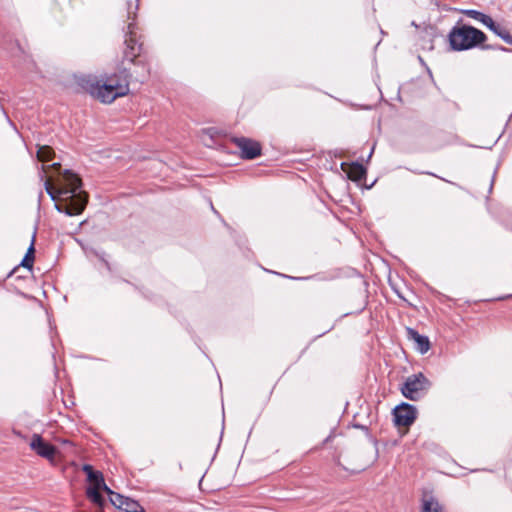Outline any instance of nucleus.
I'll return each instance as SVG.
<instances>
[{
	"mask_svg": "<svg viewBox=\"0 0 512 512\" xmlns=\"http://www.w3.org/2000/svg\"><path fill=\"white\" fill-rule=\"evenodd\" d=\"M139 0L126 1L127 19L130 22L125 31L124 49L122 52V62L128 61L133 65L140 68L136 71L135 80L143 83L150 76V65L144 48L142 35L138 33V26L136 23L137 11L139 8Z\"/></svg>",
	"mask_w": 512,
	"mask_h": 512,
	"instance_id": "f257e3e1",
	"label": "nucleus"
},
{
	"mask_svg": "<svg viewBox=\"0 0 512 512\" xmlns=\"http://www.w3.org/2000/svg\"><path fill=\"white\" fill-rule=\"evenodd\" d=\"M51 167L58 174H62V180L64 182L63 187L58 191V195L62 197V201H64L65 204H56V209L68 216L81 214L88 203L89 197L86 192L80 190L82 187L81 178L71 170L61 172L62 167L60 163H54Z\"/></svg>",
	"mask_w": 512,
	"mask_h": 512,
	"instance_id": "f03ea898",
	"label": "nucleus"
},
{
	"mask_svg": "<svg viewBox=\"0 0 512 512\" xmlns=\"http://www.w3.org/2000/svg\"><path fill=\"white\" fill-rule=\"evenodd\" d=\"M484 34L473 27L462 26L455 28L449 35L450 44L454 50H466L484 41Z\"/></svg>",
	"mask_w": 512,
	"mask_h": 512,
	"instance_id": "7ed1b4c3",
	"label": "nucleus"
},
{
	"mask_svg": "<svg viewBox=\"0 0 512 512\" xmlns=\"http://www.w3.org/2000/svg\"><path fill=\"white\" fill-rule=\"evenodd\" d=\"M430 386L429 380L422 374L409 376L401 388L404 397L410 400H417L419 394Z\"/></svg>",
	"mask_w": 512,
	"mask_h": 512,
	"instance_id": "20e7f679",
	"label": "nucleus"
},
{
	"mask_svg": "<svg viewBox=\"0 0 512 512\" xmlns=\"http://www.w3.org/2000/svg\"><path fill=\"white\" fill-rule=\"evenodd\" d=\"M394 424L397 427H405L408 429L417 418V409L408 403H401L393 410Z\"/></svg>",
	"mask_w": 512,
	"mask_h": 512,
	"instance_id": "39448f33",
	"label": "nucleus"
},
{
	"mask_svg": "<svg viewBox=\"0 0 512 512\" xmlns=\"http://www.w3.org/2000/svg\"><path fill=\"white\" fill-rule=\"evenodd\" d=\"M231 142L239 148L243 159L253 160L261 155L262 147L255 140L246 137H232Z\"/></svg>",
	"mask_w": 512,
	"mask_h": 512,
	"instance_id": "423d86ee",
	"label": "nucleus"
},
{
	"mask_svg": "<svg viewBox=\"0 0 512 512\" xmlns=\"http://www.w3.org/2000/svg\"><path fill=\"white\" fill-rule=\"evenodd\" d=\"M29 446L37 455L51 461L54 459L57 452L56 447L44 440L39 434L32 435Z\"/></svg>",
	"mask_w": 512,
	"mask_h": 512,
	"instance_id": "0eeeda50",
	"label": "nucleus"
},
{
	"mask_svg": "<svg viewBox=\"0 0 512 512\" xmlns=\"http://www.w3.org/2000/svg\"><path fill=\"white\" fill-rule=\"evenodd\" d=\"M110 502L116 508L123 510L124 512H145L144 508L139 504V502L124 497L123 495L113 492L109 495Z\"/></svg>",
	"mask_w": 512,
	"mask_h": 512,
	"instance_id": "6e6552de",
	"label": "nucleus"
},
{
	"mask_svg": "<svg viewBox=\"0 0 512 512\" xmlns=\"http://www.w3.org/2000/svg\"><path fill=\"white\" fill-rule=\"evenodd\" d=\"M132 74L124 69L121 75L113 74L107 77L106 81L111 84L115 91L119 92V96L123 97L129 93V79Z\"/></svg>",
	"mask_w": 512,
	"mask_h": 512,
	"instance_id": "1a4fd4ad",
	"label": "nucleus"
},
{
	"mask_svg": "<svg viewBox=\"0 0 512 512\" xmlns=\"http://www.w3.org/2000/svg\"><path fill=\"white\" fill-rule=\"evenodd\" d=\"M420 512H444V510L437 496L433 492L425 490L420 499Z\"/></svg>",
	"mask_w": 512,
	"mask_h": 512,
	"instance_id": "9d476101",
	"label": "nucleus"
},
{
	"mask_svg": "<svg viewBox=\"0 0 512 512\" xmlns=\"http://www.w3.org/2000/svg\"><path fill=\"white\" fill-rule=\"evenodd\" d=\"M118 97H120L119 92L115 91V88H113L111 84L107 81L102 84L99 82L97 94L95 96L96 99L100 100L102 103H111Z\"/></svg>",
	"mask_w": 512,
	"mask_h": 512,
	"instance_id": "9b49d317",
	"label": "nucleus"
},
{
	"mask_svg": "<svg viewBox=\"0 0 512 512\" xmlns=\"http://www.w3.org/2000/svg\"><path fill=\"white\" fill-rule=\"evenodd\" d=\"M408 337L410 340H413L416 344V349L421 353L425 354L430 349V342L428 337L420 335L417 331L414 329L408 328L407 329Z\"/></svg>",
	"mask_w": 512,
	"mask_h": 512,
	"instance_id": "f8f14e48",
	"label": "nucleus"
},
{
	"mask_svg": "<svg viewBox=\"0 0 512 512\" xmlns=\"http://www.w3.org/2000/svg\"><path fill=\"white\" fill-rule=\"evenodd\" d=\"M99 80L94 76H83L78 79V85L95 98L99 86Z\"/></svg>",
	"mask_w": 512,
	"mask_h": 512,
	"instance_id": "ddd939ff",
	"label": "nucleus"
},
{
	"mask_svg": "<svg viewBox=\"0 0 512 512\" xmlns=\"http://www.w3.org/2000/svg\"><path fill=\"white\" fill-rule=\"evenodd\" d=\"M87 480L90 483L88 488L103 489L108 495L112 493V490L106 485L104 476L101 471H97L94 474H89Z\"/></svg>",
	"mask_w": 512,
	"mask_h": 512,
	"instance_id": "4468645a",
	"label": "nucleus"
},
{
	"mask_svg": "<svg viewBox=\"0 0 512 512\" xmlns=\"http://www.w3.org/2000/svg\"><path fill=\"white\" fill-rule=\"evenodd\" d=\"M34 242H35V234L33 235L30 246L28 247L27 252L20 263V266L27 268L29 271H32L34 260H35Z\"/></svg>",
	"mask_w": 512,
	"mask_h": 512,
	"instance_id": "2eb2a0df",
	"label": "nucleus"
},
{
	"mask_svg": "<svg viewBox=\"0 0 512 512\" xmlns=\"http://www.w3.org/2000/svg\"><path fill=\"white\" fill-rule=\"evenodd\" d=\"M465 13L468 16H470L471 18H474L475 20L483 23L485 26H487L494 32H497V28H496L494 21L492 20L491 17H489L481 12L475 11V10H468Z\"/></svg>",
	"mask_w": 512,
	"mask_h": 512,
	"instance_id": "dca6fc26",
	"label": "nucleus"
},
{
	"mask_svg": "<svg viewBox=\"0 0 512 512\" xmlns=\"http://www.w3.org/2000/svg\"><path fill=\"white\" fill-rule=\"evenodd\" d=\"M102 489L87 488L86 495L88 499L97 505L99 508H103L106 504L104 497L101 495Z\"/></svg>",
	"mask_w": 512,
	"mask_h": 512,
	"instance_id": "f3484780",
	"label": "nucleus"
},
{
	"mask_svg": "<svg viewBox=\"0 0 512 512\" xmlns=\"http://www.w3.org/2000/svg\"><path fill=\"white\" fill-rule=\"evenodd\" d=\"M55 156L53 148L47 145L39 146L37 150V158L41 162H49Z\"/></svg>",
	"mask_w": 512,
	"mask_h": 512,
	"instance_id": "a211bd4d",
	"label": "nucleus"
},
{
	"mask_svg": "<svg viewBox=\"0 0 512 512\" xmlns=\"http://www.w3.org/2000/svg\"><path fill=\"white\" fill-rule=\"evenodd\" d=\"M354 182L360 180L366 173L364 167L362 165H358L354 163Z\"/></svg>",
	"mask_w": 512,
	"mask_h": 512,
	"instance_id": "6ab92c4d",
	"label": "nucleus"
},
{
	"mask_svg": "<svg viewBox=\"0 0 512 512\" xmlns=\"http://www.w3.org/2000/svg\"><path fill=\"white\" fill-rule=\"evenodd\" d=\"M341 167H342L343 171L346 173L347 178L349 180H352V163L343 162L341 164Z\"/></svg>",
	"mask_w": 512,
	"mask_h": 512,
	"instance_id": "aec40b11",
	"label": "nucleus"
},
{
	"mask_svg": "<svg viewBox=\"0 0 512 512\" xmlns=\"http://www.w3.org/2000/svg\"><path fill=\"white\" fill-rule=\"evenodd\" d=\"M45 189H46V192L50 195V197L55 200L56 199V194L54 192V189L53 187L51 186V184L49 183V181H46L45 182Z\"/></svg>",
	"mask_w": 512,
	"mask_h": 512,
	"instance_id": "412c9836",
	"label": "nucleus"
},
{
	"mask_svg": "<svg viewBox=\"0 0 512 512\" xmlns=\"http://www.w3.org/2000/svg\"><path fill=\"white\" fill-rule=\"evenodd\" d=\"M82 470L86 473L87 478L89 477V474H94L98 470H94L93 467L89 464H84Z\"/></svg>",
	"mask_w": 512,
	"mask_h": 512,
	"instance_id": "4be33fe9",
	"label": "nucleus"
},
{
	"mask_svg": "<svg viewBox=\"0 0 512 512\" xmlns=\"http://www.w3.org/2000/svg\"><path fill=\"white\" fill-rule=\"evenodd\" d=\"M102 261L104 262L105 266L107 267L108 270H111V267H110V264L108 261L102 259Z\"/></svg>",
	"mask_w": 512,
	"mask_h": 512,
	"instance_id": "5701e85b",
	"label": "nucleus"
},
{
	"mask_svg": "<svg viewBox=\"0 0 512 512\" xmlns=\"http://www.w3.org/2000/svg\"><path fill=\"white\" fill-rule=\"evenodd\" d=\"M17 269H18V267L14 268V270L10 273V275L13 274L15 271H17Z\"/></svg>",
	"mask_w": 512,
	"mask_h": 512,
	"instance_id": "b1692460",
	"label": "nucleus"
}]
</instances>
